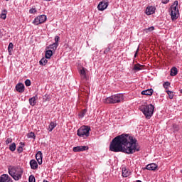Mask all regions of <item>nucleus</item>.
I'll list each match as a JSON object with an SVG mask.
<instances>
[{"label":"nucleus","mask_w":182,"mask_h":182,"mask_svg":"<svg viewBox=\"0 0 182 182\" xmlns=\"http://www.w3.org/2000/svg\"><path fill=\"white\" fill-rule=\"evenodd\" d=\"M110 151L114 153H125V154H134L140 151V146L137 139L129 134H122L114 138L109 144Z\"/></svg>","instance_id":"obj_1"},{"label":"nucleus","mask_w":182,"mask_h":182,"mask_svg":"<svg viewBox=\"0 0 182 182\" xmlns=\"http://www.w3.org/2000/svg\"><path fill=\"white\" fill-rule=\"evenodd\" d=\"M9 174L15 180L19 181L22 178L23 174V169L19 166H11L8 168Z\"/></svg>","instance_id":"obj_2"},{"label":"nucleus","mask_w":182,"mask_h":182,"mask_svg":"<svg viewBox=\"0 0 182 182\" xmlns=\"http://www.w3.org/2000/svg\"><path fill=\"white\" fill-rule=\"evenodd\" d=\"M124 100V96L123 94H116L111 95L104 100V103L107 105H114L116 103H120Z\"/></svg>","instance_id":"obj_3"},{"label":"nucleus","mask_w":182,"mask_h":182,"mask_svg":"<svg viewBox=\"0 0 182 182\" xmlns=\"http://www.w3.org/2000/svg\"><path fill=\"white\" fill-rule=\"evenodd\" d=\"M139 110L142 112L146 119H151L154 113V105L150 104L146 105H141L139 107Z\"/></svg>","instance_id":"obj_4"},{"label":"nucleus","mask_w":182,"mask_h":182,"mask_svg":"<svg viewBox=\"0 0 182 182\" xmlns=\"http://www.w3.org/2000/svg\"><path fill=\"white\" fill-rule=\"evenodd\" d=\"M90 127L83 125L77 129V134L79 137H89L90 136Z\"/></svg>","instance_id":"obj_5"},{"label":"nucleus","mask_w":182,"mask_h":182,"mask_svg":"<svg viewBox=\"0 0 182 182\" xmlns=\"http://www.w3.org/2000/svg\"><path fill=\"white\" fill-rule=\"evenodd\" d=\"M47 17L45 15H40L35 18L34 21H33V25H41L46 22Z\"/></svg>","instance_id":"obj_6"},{"label":"nucleus","mask_w":182,"mask_h":182,"mask_svg":"<svg viewBox=\"0 0 182 182\" xmlns=\"http://www.w3.org/2000/svg\"><path fill=\"white\" fill-rule=\"evenodd\" d=\"M177 14H178V8L173 7V6H171V18L172 21H176V19H177Z\"/></svg>","instance_id":"obj_7"},{"label":"nucleus","mask_w":182,"mask_h":182,"mask_svg":"<svg viewBox=\"0 0 182 182\" xmlns=\"http://www.w3.org/2000/svg\"><path fill=\"white\" fill-rule=\"evenodd\" d=\"M109 6V2L106 1H100L97 6L98 11H105Z\"/></svg>","instance_id":"obj_8"},{"label":"nucleus","mask_w":182,"mask_h":182,"mask_svg":"<svg viewBox=\"0 0 182 182\" xmlns=\"http://www.w3.org/2000/svg\"><path fill=\"white\" fill-rule=\"evenodd\" d=\"M0 182H14V180L8 174H2L0 176Z\"/></svg>","instance_id":"obj_9"},{"label":"nucleus","mask_w":182,"mask_h":182,"mask_svg":"<svg viewBox=\"0 0 182 182\" xmlns=\"http://www.w3.org/2000/svg\"><path fill=\"white\" fill-rule=\"evenodd\" d=\"M73 150L75 153H77L79 151H85V150H89V146H77L73 147Z\"/></svg>","instance_id":"obj_10"},{"label":"nucleus","mask_w":182,"mask_h":182,"mask_svg":"<svg viewBox=\"0 0 182 182\" xmlns=\"http://www.w3.org/2000/svg\"><path fill=\"white\" fill-rule=\"evenodd\" d=\"M16 90H17L18 93H23V92H25V85L21 82L18 83L16 85Z\"/></svg>","instance_id":"obj_11"},{"label":"nucleus","mask_w":182,"mask_h":182,"mask_svg":"<svg viewBox=\"0 0 182 182\" xmlns=\"http://www.w3.org/2000/svg\"><path fill=\"white\" fill-rule=\"evenodd\" d=\"M154 12H156V7L155 6H149L148 7H146V14L147 15H153V14H154Z\"/></svg>","instance_id":"obj_12"},{"label":"nucleus","mask_w":182,"mask_h":182,"mask_svg":"<svg viewBox=\"0 0 182 182\" xmlns=\"http://www.w3.org/2000/svg\"><path fill=\"white\" fill-rule=\"evenodd\" d=\"M43 154H42V151H38L37 152V154H36V159L38 163V164H42V159H43Z\"/></svg>","instance_id":"obj_13"},{"label":"nucleus","mask_w":182,"mask_h":182,"mask_svg":"<svg viewBox=\"0 0 182 182\" xmlns=\"http://www.w3.org/2000/svg\"><path fill=\"white\" fill-rule=\"evenodd\" d=\"M130 174H132V172L130 171V170H129V168L126 167L122 168V177H129Z\"/></svg>","instance_id":"obj_14"},{"label":"nucleus","mask_w":182,"mask_h":182,"mask_svg":"<svg viewBox=\"0 0 182 182\" xmlns=\"http://www.w3.org/2000/svg\"><path fill=\"white\" fill-rule=\"evenodd\" d=\"M30 166L32 170H38V162L35 159L30 161Z\"/></svg>","instance_id":"obj_15"},{"label":"nucleus","mask_w":182,"mask_h":182,"mask_svg":"<svg viewBox=\"0 0 182 182\" xmlns=\"http://www.w3.org/2000/svg\"><path fill=\"white\" fill-rule=\"evenodd\" d=\"M157 164H154V163H152V164H148L146 167V170H150L151 171H154V170H156L157 169Z\"/></svg>","instance_id":"obj_16"},{"label":"nucleus","mask_w":182,"mask_h":182,"mask_svg":"<svg viewBox=\"0 0 182 182\" xmlns=\"http://www.w3.org/2000/svg\"><path fill=\"white\" fill-rule=\"evenodd\" d=\"M80 75L81 76V79L83 80H87V76L86 75V70L85 68H82L80 71Z\"/></svg>","instance_id":"obj_17"},{"label":"nucleus","mask_w":182,"mask_h":182,"mask_svg":"<svg viewBox=\"0 0 182 182\" xmlns=\"http://www.w3.org/2000/svg\"><path fill=\"white\" fill-rule=\"evenodd\" d=\"M38 99V95H35L28 100L30 106H35L36 105V100Z\"/></svg>","instance_id":"obj_18"},{"label":"nucleus","mask_w":182,"mask_h":182,"mask_svg":"<svg viewBox=\"0 0 182 182\" xmlns=\"http://www.w3.org/2000/svg\"><path fill=\"white\" fill-rule=\"evenodd\" d=\"M153 92H154L153 89H148L142 91L141 95H144L145 96H151V95H153Z\"/></svg>","instance_id":"obj_19"},{"label":"nucleus","mask_w":182,"mask_h":182,"mask_svg":"<svg viewBox=\"0 0 182 182\" xmlns=\"http://www.w3.org/2000/svg\"><path fill=\"white\" fill-rule=\"evenodd\" d=\"M53 55V51L52 50H48L46 51V58L50 59Z\"/></svg>","instance_id":"obj_20"},{"label":"nucleus","mask_w":182,"mask_h":182,"mask_svg":"<svg viewBox=\"0 0 182 182\" xmlns=\"http://www.w3.org/2000/svg\"><path fill=\"white\" fill-rule=\"evenodd\" d=\"M178 73V70H177V68L173 67L171 69V76H176Z\"/></svg>","instance_id":"obj_21"},{"label":"nucleus","mask_w":182,"mask_h":182,"mask_svg":"<svg viewBox=\"0 0 182 182\" xmlns=\"http://www.w3.org/2000/svg\"><path fill=\"white\" fill-rule=\"evenodd\" d=\"M20 146L17 148L18 153L21 154L22 151H23V147H25V144L23 142L20 143Z\"/></svg>","instance_id":"obj_22"},{"label":"nucleus","mask_w":182,"mask_h":182,"mask_svg":"<svg viewBox=\"0 0 182 182\" xmlns=\"http://www.w3.org/2000/svg\"><path fill=\"white\" fill-rule=\"evenodd\" d=\"M58 46H59L58 44H55V43H53V44H50L48 47H47V48L51 49V50L53 51L58 49Z\"/></svg>","instance_id":"obj_23"},{"label":"nucleus","mask_w":182,"mask_h":182,"mask_svg":"<svg viewBox=\"0 0 182 182\" xmlns=\"http://www.w3.org/2000/svg\"><path fill=\"white\" fill-rule=\"evenodd\" d=\"M86 113H87V109H85L78 114V116L81 119H83V117H85V116L86 115Z\"/></svg>","instance_id":"obj_24"},{"label":"nucleus","mask_w":182,"mask_h":182,"mask_svg":"<svg viewBox=\"0 0 182 182\" xmlns=\"http://www.w3.org/2000/svg\"><path fill=\"white\" fill-rule=\"evenodd\" d=\"M55 127H56V124L55 122H50L48 126V132H52Z\"/></svg>","instance_id":"obj_25"},{"label":"nucleus","mask_w":182,"mask_h":182,"mask_svg":"<svg viewBox=\"0 0 182 182\" xmlns=\"http://www.w3.org/2000/svg\"><path fill=\"white\" fill-rule=\"evenodd\" d=\"M141 68H143V65L140 64H136L134 66L133 70H136V72H139V70H141Z\"/></svg>","instance_id":"obj_26"},{"label":"nucleus","mask_w":182,"mask_h":182,"mask_svg":"<svg viewBox=\"0 0 182 182\" xmlns=\"http://www.w3.org/2000/svg\"><path fill=\"white\" fill-rule=\"evenodd\" d=\"M9 150L11 151H15V150H16V144H15V142L10 144Z\"/></svg>","instance_id":"obj_27"},{"label":"nucleus","mask_w":182,"mask_h":182,"mask_svg":"<svg viewBox=\"0 0 182 182\" xmlns=\"http://www.w3.org/2000/svg\"><path fill=\"white\" fill-rule=\"evenodd\" d=\"M166 93L169 97V99H173L174 97V92L173 91L166 90Z\"/></svg>","instance_id":"obj_28"},{"label":"nucleus","mask_w":182,"mask_h":182,"mask_svg":"<svg viewBox=\"0 0 182 182\" xmlns=\"http://www.w3.org/2000/svg\"><path fill=\"white\" fill-rule=\"evenodd\" d=\"M112 46L109 45L107 48H106L105 50H104L105 55H107V53H109V52H110V50H112Z\"/></svg>","instance_id":"obj_29"},{"label":"nucleus","mask_w":182,"mask_h":182,"mask_svg":"<svg viewBox=\"0 0 182 182\" xmlns=\"http://www.w3.org/2000/svg\"><path fill=\"white\" fill-rule=\"evenodd\" d=\"M13 50H14V43H10L8 46V50H9V55H11V52H12Z\"/></svg>","instance_id":"obj_30"},{"label":"nucleus","mask_w":182,"mask_h":182,"mask_svg":"<svg viewBox=\"0 0 182 182\" xmlns=\"http://www.w3.org/2000/svg\"><path fill=\"white\" fill-rule=\"evenodd\" d=\"M46 63H48V60H46V58H42L40 60V65H42V66H45V65H46Z\"/></svg>","instance_id":"obj_31"},{"label":"nucleus","mask_w":182,"mask_h":182,"mask_svg":"<svg viewBox=\"0 0 182 182\" xmlns=\"http://www.w3.org/2000/svg\"><path fill=\"white\" fill-rule=\"evenodd\" d=\"M55 45H58L59 46V39H60V37H59V36H55Z\"/></svg>","instance_id":"obj_32"},{"label":"nucleus","mask_w":182,"mask_h":182,"mask_svg":"<svg viewBox=\"0 0 182 182\" xmlns=\"http://www.w3.org/2000/svg\"><path fill=\"white\" fill-rule=\"evenodd\" d=\"M28 139H35V137H36V136L35 135V133H33V132H30V133L28 134Z\"/></svg>","instance_id":"obj_33"},{"label":"nucleus","mask_w":182,"mask_h":182,"mask_svg":"<svg viewBox=\"0 0 182 182\" xmlns=\"http://www.w3.org/2000/svg\"><path fill=\"white\" fill-rule=\"evenodd\" d=\"M28 181L29 182H36V180L35 179V176H33V175H31L28 178Z\"/></svg>","instance_id":"obj_34"},{"label":"nucleus","mask_w":182,"mask_h":182,"mask_svg":"<svg viewBox=\"0 0 182 182\" xmlns=\"http://www.w3.org/2000/svg\"><path fill=\"white\" fill-rule=\"evenodd\" d=\"M168 86H170V83L168 82H166L164 83V89H166V90L168 89Z\"/></svg>","instance_id":"obj_35"},{"label":"nucleus","mask_w":182,"mask_h":182,"mask_svg":"<svg viewBox=\"0 0 182 182\" xmlns=\"http://www.w3.org/2000/svg\"><path fill=\"white\" fill-rule=\"evenodd\" d=\"M6 11H4V13H2L1 14V19H6Z\"/></svg>","instance_id":"obj_36"},{"label":"nucleus","mask_w":182,"mask_h":182,"mask_svg":"<svg viewBox=\"0 0 182 182\" xmlns=\"http://www.w3.org/2000/svg\"><path fill=\"white\" fill-rule=\"evenodd\" d=\"M25 85L27 87L31 86V80H29V79L26 80H25Z\"/></svg>","instance_id":"obj_37"},{"label":"nucleus","mask_w":182,"mask_h":182,"mask_svg":"<svg viewBox=\"0 0 182 182\" xmlns=\"http://www.w3.org/2000/svg\"><path fill=\"white\" fill-rule=\"evenodd\" d=\"M37 11L36 9L32 8L29 10V14H36Z\"/></svg>","instance_id":"obj_38"},{"label":"nucleus","mask_w":182,"mask_h":182,"mask_svg":"<svg viewBox=\"0 0 182 182\" xmlns=\"http://www.w3.org/2000/svg\"><path fill=\"white\" fill-rule=\"evenodd\" d=\"M172 6L173 8H178L177 6H178V1H175Z\"/></svg>","instance_id":"obj_39"},{"label":"nucleus","mask_w":182,"mask_h":182,"mask_svg":"<svg viewBox=\"0 0 182 182\" xmlns=\"http://www.w3.org/2000/svg\"><path fill=\"white\" fill-rule=\"evenodd\" d=\"M10 143H12L11 138H7V139L6 140V144H9Z\"/></svg>","instance_id":"obj_40"},{"label":"nucleus","mask_w":182,"mask_h":182,"mask_svg":"<svg viewBox=\"0 0 182 182\" xmlns=\"http://www.w3.org/2000/svg\"><path fill=\"white\" fill-rule=\"evenodd\" d=\"M146 31H148L149 32H152V31H154V26H151L146 28Z\"/></svg>","instance_id":"obj_41"},{"label":"nucleus","mask_w":182,"mask_h":182,"mask_svg":"<svg viewBox=\"0 0 182 182\" xmlns=\"http://www.w3.org/2000/svg\"><path fill=\"white\" fill-rule=\"evenodd\" d=\"M161 2L162 4H168V2H170V0H161Z\"/></svg>","instance_id":"obj_42"},{"label":"nucleus","mask_w":182,"mask_h":182,"mask_svg":"<svg viewBox=\"0 0 182 182\" xmlns=\"http://www.w3.org/2000/svg\"><path fill=\"white\" fill-rule=\"evenodd\" d=\"M137 52H139V48H137L136 53L134 54V58H136L137 56Z\"/></svg>","instance_id":"obj_43"},{"label":"nucleus","mask_w":182,"mask_h":182,"mask_svg":"<svg viewBox=\"0 0 182 182\" xmlns=\"http://www.w3.org/2000/svg\"><path fill=\"white\" fill-rule=\"evenodd\" d=\"M2 38V32H1V30H0V38Z\"/></svg>","instance_id":"obj_44"},{"label":"nucleus","mask_w":182,"mask_h":182,"mask_svg":"<svg viewBox=\"0 0 182 182\" xmlns=\"http://www.w3.org/2000/svg\"><path fill=\"white\" fill-rule=\"evenodd\" d=\"M43 1H47V2H49V1H50L52 0H43Z\"/></svg>","instance_id":"obj_45"},{"label":"nucleus","mask_w":182,"mask_h":182,"mask_svg":"<svg viewBox=\"0 0 182 182\" xmlns=\"http://www.w3.org/2000/svg\"><path fill=\"white\" fill-rule=\"evenodd\" d=\"M5 1H9V0H5Z\"/></svg>","instance_id":"obj_46"},{"label":"nucleus","mask_w":182,"mask_h":182,"mask_svg":"<svg viewBox=\"0 0 182 182\" xmlns=\"http://www.w3.org/2000/svg\"><path fill=\"white\" fill-rule=\"evenodd\" d=\"M181 173H182V170H181Z\"/></svg>","instance_id":"obj_47"}]
</instances>
